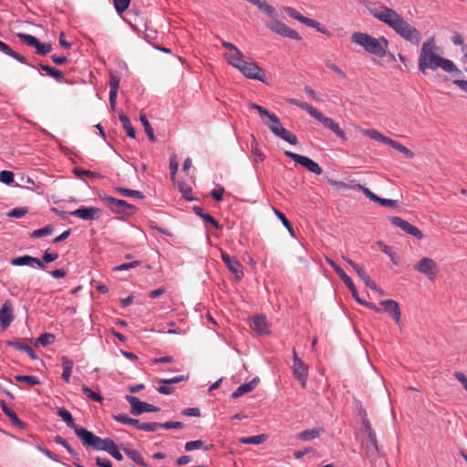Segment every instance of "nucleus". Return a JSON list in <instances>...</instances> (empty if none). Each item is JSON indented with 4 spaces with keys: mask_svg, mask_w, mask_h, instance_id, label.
<instances>
[{
    "mask_svg": "<svg viewBox=\"0 0 467 467\" xmlns=\"http://www.w3.org/2000/svg\"><path fill=\"white\" fill-rule=\"evenodd\" d=\"M379 305L383 306L385 312L390 315L395 323L400 326L401 322V312L399 303L393 299H386L380 301Z\"/></svg>",
    "mask_w": 467,
    "mask_h": 467,
    "instance_id": "nucleus-19",
    "label": "nucleus"
},
{
    "mask_svg": "<svg viewBox=\"0 0 467 467\" xmlns=\"http://www.w3.org/2000/svg\"><path fill=\"white\" fill-rule=\"evenodd\" d=\"M119 119L122 123L123 129L126 130V133L130 138H135L136 130L132 127L130 119L125 114H119Z\"/></svg>",
    "mask_w": 467,
    "mask_h": 467,
    "instance_id": "nucleus-36",
    "label": "nucleus"
},
{
    "mask_svg": "<svg viewBox=\"0 0 467 467\" xmlns=\"http://www.w3.org/2000/svg\"><path fill=\"white\" fill-rule=\"evenodd\" d=\"M77 436L81 440L84 446L96 451H107L109 447L114 443L113 440L110 438L102 439L87 429L78 430Z\"/></svg>",
    "mask_w": 467,
    "mask_h": 467,
    "instance_id": "nucleus-6",
    "label": "nucleus"
},
{
    "mask_svg": "<svg viewBox=\"0 0 467 467\" xmlns=\"http://www.w3.org/2000/svg\"><path fill=\"white\" fill-rule=\"evenodd\" d=\"M0 181L5 184H10L14 181V173L10 171H2L0 172Z\"/></svg>",
    "mask_w": 467,
    "mask_h": 467,
    "instance_id": "nucleus-56",
    "label": "nucleus"
},
{
    "mask_svg": "<svg viewBox=\"0 0 467 467\" xmlns=\"http://www.w3.org/2000/svg\"><path fill=\"white\" fill-rule=\"evenodd\" d=\"M454 378L462 385L463 389L467 391V377L461 371H456L453 374Z\"/></svg>",
    "mask_w": 467,
    "mask_h": 467,
    "instance_id": "nucleus-64",
    "label": "nucleus"
},
{
    "mask_svg": "<svg viewBox=\"0 0 467 467\" xmlns=\"http://www.w3.org/2000/svg\"><path fill=\"white\" fill-rule=\"evenodd\" d=\"M0 405H1V408H2L3 411L5 412V414L10 419V420L15 425H16L20 428H25L26 423L20 420V419L17 417L16 412L7 406L5 401L2 400L0 402Z\"/></svg>",
    "mask_w": 467,
    "mask_h": 467,
    "instance_id": "nucleus-31",
    "label": "nucleus"
},
{
    "mask_svg": "<svg viewBox=\"0 0 467 467\" xmlns=\"http://www.w3.org/2000/svg\"><path fill=\"white\" fill-rule=\"evenodd\" d=\"M115 191L124 197H132V198H138V199L145 198V195L140 191H137V190L118 187L115 189Z\"/></svg>",
    "mask_w": 467,
    "mask_h": 467,
    "instance_id": "nucleus-35",
    "label": "nucleus"
},
{
    "mask_svg": "<svg viewBox=\"0 0 467 467\" xmlns=\"http://www.w3.org/2000/svg\"><path fill=\"white\" fill-rule=\"evenodd\" d=\"M125 400L130 404V413L133 416H139L143 412H157L161 410L159 407L141 401L139 398L132 395H126Z\"/></svg>",
    "mask_w": 467,
    "mask_h": 467,
    "instance_id": "nucleus-11",
    "label": "nucleus"
},
{
    "mask_svg": "<svg viewBox=\"0 0 467 467\" xmlns=\"http://www.w3.org/2000/svg\"><path fill=\"white\" fill-rule=\"evenodd\" d=\"M223 193H224V188L223 186H218L217 188H214L212 192H211V195L212 197L217 201V202H221L223 198Z\"/></svg>",
    "mask_w": 467,
    "mask_h": 467,
    "instance_id": "nucleus-59",
    "label": "nucleus"
},
{
    "mask_svg": "<svg viewBox=\"0 0 467 467\" xmlns=\"http://www.w3.org/2000/svg\"><path fill=\"white\" fill-rule=\"evenodd\" d=\"M376 202L381 206L397 207L399 202H398V200H391V199H385V198L378 197V200Z\"/></svg>",
    "mask_w": 467,
    "mask_h": 467,
    "instance_id": "nucleus-60",
    "label": "nucleus"
},
{
    "mask_svg": "<svg viewBox=\"0 0 467 467\" xmlns=\"http://www.w3.org/2000/svg\"><path fill=\"white\" fill-rule=\"evenodd\" d=\"M27 212H28L27 208H26V207L15 208L12 211H10L7 215L9 217L21 218V217L25 216L27 213Z\"/></svg>",
    "mask_w": 467,
    "mask_h": 467,
    "instance_id": "nucleus-57",
    "label": "nucleus"
},
{
    "mask_svg": "<svg viewBox=\"0 0 467 467\" xmlns=\"http://www.w3.org/2000/svg\"><path fill=\"white\" fill-rule=\"evenodd\" d=\"M413 268L415 271L424 275L431 282L436 279L439 271L437 263L430 257L421 258Z\"/></svg>",
    "mask_w": 467,
    "mask_h": 467,
    "instance_id": "nucleus-10",
    "label": "nucleus"
},
{
    "mask_svg": "<svg viewBox=\"0 0 467 467\" xmlns=\"http://www.w3.org/2000/svg\"><path fill=\"white\" fill-rule=\"evenodd\" d=\"M437 50L433 36L422 44L418 62L420 71L426 74L427 69L436 70L440 67L448 73L461 74L456 65L451 60L439 56Z\"/></svg>",
    "mask_w": 467,
    "mask_h": 467,
    "instance_id": "nucleus-2",
    "label": "nucleus"
},
{
    "mask_svg": "<svg viewBox=\"0 0 467 467\" xmlns=\"http://www.w3.org/2000/svg\"><path fill=\"white\" fill-rule=\"evenodd\" d=\"M274 213L277 216V218L281 221L283 225L287 229L289 234L292 236H295V232H294L293 226H292L291 223L289 222V220L285 217V215L277 209H274Z\"/></svg>",
    "mask_w": 467,
    "mask_h": 467,
    "instance_id": "nucleus-44",
    "label": "nucleus"
},
{
    "mask_svg": "<svg viewBox=\"0 0 467 467\" xmlns=\"http://www.w3.org/2000/svg\"><path fill=\"white\" fill-rule=\"evenodd\" d=\"M389 220L391 223V224L400 228L407 234H410L418 240H421L423 238V234L418 227L410 224L409 222L402 219L401 217L391 216L389 218Z\"/></svg>",
    "mask_w": 467,
    "mask_h": 467,
    "instance_id": "nucleus-13",
    "label": "nucleus"
},
{
    "mask_svg": "<svg viewBox=\"0 0 467 467\" xmlns=\"http://www.w3.org/2000/svg\"><path fill=\"white\" fill-rule=\"evenodd\" d=\"M378 245L380 248L381 252L388 254L394 265H399V257L396 253H394L391 247L386 245L383 242H378Z\"/></svg>",
    "mask_w": 467,
    "mask_h": 467,
    "instance_id": "nucleus-43",
    "label": "nucleus"
},
{
    "mask_svg": "<svg viewBox=\"0 0 467 467\" xmlns=\"http://www.w3.org/2000/svg\"><path fill=\"white\" fill-rule=\"evenodd\" d=\"M368 440L370 443V446L367 448V454L368 455H374L379 452V446H378V439L375 431L373 428L368 429L367 431H365Z\"/></svg>",
    "mask_w": 467,
    "mask_h": 467,
    "instance_id": "nucleus-29",
    "label": "nucleus"
},
{
    "mask_svg": "<svg viewBox=\"0 0 467 467\" xmlns=\"http://www.w3.org/2000/svg\"><path fill=\"white\" fill-rule=\"evenodd\" d=\"M74 173L78 177H81V176H84V175L88 176V177H92V178L100 177L99 173H97L95 171H88V170L78 169V168H75L74 169Z\"/></svg>",
    "mask_w": 467,
    "mask_h": 467,
    "instance_id": "nucleus-53",
    "label": "nucleus"
},
{
    "mask_svg": "<svg viewBox=\"0 0 467 467\" xmlns=\"http://www.w3.org/2000/svg\"><path fill=\"white\" fill-rule=\"evenodd\" d=\"M113 4L116 11L119 14H121L128 9L130 4V0H113Z\"/></svg>",
    "mask_w": 467,
    "mask_h": 467,
    "instance_id": "nucleus-51",
    "label": "nucleus"
},
{
    "mask_svg": "<svg viewBox=\"0 0 467 467\" xmlns=\"http://www.w3.org/2000/svg\"><path fill=\"white\" fill-rule=\"evenodd\" d=\"M178 188H179V191L182 193V197L185 200H187V201L195 200V198L192 195V187L188 183H186L184 182H180L178 183Z\"/></svg>",
    "mask_w": 467,
    "mask_h": 467,
    "instance_id": "nucleus-42",
    "label": "nucleus"
},
{
    "mask_svg": "<svg viewBox=\"0 0 467 467\" xmlns=\"http://www.w3.org/2000/svg\"><path fill=\"white\" fill-rule=\"evenodd\" d=\"M285 155L317 175H320L323 172L322 168L316 161L306 156L289 150H285Z\"/></svg>",
    "mask_w": 467,
    "mask_h": 467,
    "instance_id": "nucleus-12",
    "label": "nucleus"
},
{
    "mask_svg": "<svg viewBox=\"0 0 467 467\" xmlns=\"http://www.w3.org/2000/svg\"><path fill=\"white\" fill-rule=\"evenodd\" d=\"M56 412L70 429L74 430L76 434L78 430H85V428L75 423L72 414L65 408L58 407L56 409Z\"/></svg>",
    "mask_w": 467,
    "mask_h": 467,
    "instance_id": "nucleus-24",
    "label": "nucleus"
},
{
    "mask_svg": "<svg viewBox=\"0 0 467 467\" xmlns=\"http://www.w3.org/2000/svg\"><path fill=\"white\" fill-rule=\"evenodd\" d=\"M364 284L372 290L379 292V295L383 296L384 292L377 285V284L370 278L366 271L359 273L358 276Z\"/></svg>",
    "mask_w": 467,
    "mask_h": 467,
    "instance_id": "nucleus-38",
    "label": "nucleus"
},
{
    "mask_svg": "<svg viewBox=\"0 0 467 467\" xmlns=\"http://www.w3.org/2000/svg\"><path fill=\"white\" fill-rule=\"evenodd\" d=\"M323 431L322 429H309V430H306V431H303L301 432H299L296 437L298 440H301V441H311V440H314L316 438H318L321 434V432Z\"/></svg>",
    "mask_w": 467,
    "mask_h": 467,
    "instance_id": "nucleus-33",
    "label": "nucleus"
},
{
    "mask_svg": "<svg viewBox=\"0 0 467 467\" xmlns=\"http://www.w3.org/2000/svg\"><path fill=\"white\" fill-rule=\"evenodd\" d=\"M106 452H108L110 456H112L117 461H122L123 460V456L120 453L119 449L115 444V442L110 447H109V450Z\"/></svg>",
    "mask_w": 467,
    "mask_h": 467,
    "instance_id": "nucleus-52",
    "label": "nucleus"
},
{
    "mask_svg": "<svg viewBox=\"0 0 467 467\" xmlns=\"http://www.w3.org/2000/svg\"><path fill=\"white\" fill-rule=\"evenodd\" d=\"M31 47H34L36 53L40 56H45L52 50L50 43H41L39 39L34 36H31Z\"/></svg>",
    "mask_w": 467,
    "mask_h": 467,
    "instance_id": "nucleus-30",
    "label": "nucleus"
},
{
    "mask_svg": "<svg viewBox=\"0 0 467 467\" xmlns=\"http://www.w3.org/2000/svg\"><path fill=\"white\" fill-rule=\"evenodd\" d=\"M83 393L88 397L89 398L90 400H95V401H98V402H101L103 400V397L98 393V392H95L93 391L90 388H88V386L86 385H83L82 388H81Z\"/></svg>",
    "mask_w": 467,
    "mask_h": 467,
    "instance_id": "nucleus-47",
    "label": "nucleus"
},
{
    "mask_svg": "<svg viewBox=\"0 0 467 467\" xmlns=\"http://www.w3.org/2000/svg\"><path fill=\"white\" fill-rule=\"evenodd\" d=\"M250 4L257 6L263 13L273 19V21L266 22L265 26L275 34L287 37L290 39L300 41L301 36L291 27L287 26L283 22L277 20L279 14L277 10L265 0H246Z\"/></svg>",
    "mask_w": 467,
    "mask_h": 467,
    "instance_id": "nucleus-3",
    "label": "nucleus"
},
{
    "mask_svg": "<svg viewBox=\"0 0 467 467\" xmlns=\"http://www.w3.org/2000/svg\"><path fill=\"white\" fill-rule=\"evenodd\" d=\"M55 341V336L51 333H44L42 334L36 340L35 345L37 347L38 345H42L44 347L53 344Z\"/></svg>",
    "mask_w": 467,
    "mask_h": 467,
    "instance_id": "nucleus-46",
    "label": "nucleus"
},
{
    "mask_svg": "<svg viewBox=\"0 0 467 467\" xmlns=\"http://www.w3.org/2000/svg\"><path fill=\"white\" fill-rule=\"evenodd\" d=\"M372 36L362 33V32H354L351 36V41L360 47H362L366 51H368V47L370 45V41L372 39Z\"/></svg>",
    "mask_w": 467,
    "mask_h": 467,
    "instance_id": "nucleus-27",
    "label": "nucleus"
},
{
    "mask_svg": "<svg viewBox=\"0 0 467 467\" xmlns=\"http://www.w3.org/2000/svg\"><path fill=\"white\" fill-rule=\"evenodd\" d=\"M267 439V435L265 434H260L255 436H250V437H243L239 440L241 443L244 444H261L265 442Z\"/></svg>",
    "mask_w": 467,
    "mask_h": 467,
    "instance_id": "nucleus-40",
    "label": "nucleus"
},
{
    "mask_svg": "<svg viewBox=\"0 0 467 467\" xmlns=\"http://www.w3.org/2000/svg\"><path fill=\"white\" fill-rule=\"evenodd\" d=\"M13 320V311L11 304L6 301L0 308V325L5 330L6 329Z\"/></svg>",
    "mask_w": 467,
    "mask_h": 467,
    "instance_id": "nucleus-22",
    "label": "nucleus"
},
{
    "mask_svg": "<svg viewBox=\"0 0 467 467\" xmlns=\"http://www.w3.org/2000/svg\"><path fill=\"white\" fill-rule=\"evenodd\" d=\"M159 428H161V423H159V422H145V423H142L140 431H155Z\"/></svg>",
    "mask_w": 467,
    "mask_h": 467,
    "instance_id": "nucleus-58",
    "label": "nucleus"
},
{
    "mask_svg": "<svg viewBox=\"0 0 467 467\" xmlns=\"http://www.w3.org/2000/svg\"><path fill=\"white\" fill-rule=\"evenodd\" d=\"M388 46L389 41L385 36H380L379 38L372 37L367 52L383 57L387 54Z\"/></svg>",
    "mask_w": 467,
    "mask_h": 467,
    "instance_id": "nucleus-16",
    "label": "nucleus"
},
{
    "mask_svg": "<svg viewBox=\"0 0 467 467\" xmlns=\"http://www.w3.org/2000/svg\"><path fill=\"white\" fill-rule=\"evenodd\" d=\"M61 359L63 367V372L61 377L65 382L68 383L72 373L74 362L66 356H63Z\"/></svg>",
    "mask_w": 467,
    "mask_h": 467,
    "instance_id": "nucleus-32",
    "label": "nucleus"
},
{
    "mask_svg": "<svg viewBox=\"0 0 467 467\" xmlns=\"http://www.w3.org/2000/svg\"><path fill=\"white\" fill-rule=\"evenodd\" d=\"M327 263L335 270L340 279L344 282L347 287L350 290L351 295L354 298L358 296V290L352 281V279L344 272V270L331 258L326 257Z\"/></svg>",
    "mask_w": 467,
    "mask_h": 467,
    "instance_id": "nucleus-15",
    "label": "nucleus"
},
{
    "mask_svg": "<svg viewBox=\"0 0 467 467\" xmlns=\"http://www.w3.org/2000/svg\"><path fill=\"white\" fill-rule=\"evenodd\" d=\"M120 78L118 75L109 73V104L112 109L115 108L117 94L119 87Z\"/></svg>",
    "mask_w": 467,
    "mask_h": 467,
    "instance_id": "nucleus-23",
    "label": "nucleus"
},
{
    "mask_svg": "<svg viewBox=\"0 0 467 467\" xmlns=\"http://www.w3.org/2000/svg\"><path fill=\"white\" fill-rule=\"evenodd\" d=\"M369 14L379 21L386 24L404 40L418 46L421 40L420 32L409 24L396 10L380 5L379 7H368Z\"/></svg>",
    "mask_w": 467,
    "mask_h": 467,
    "instance_id": "nucleus-1",
    "label": "nucleus"
},
{
    "mask_svg": "<svg viewBox=\"0 0 467 467\" xmlns=\"http://www.w3.org/2000/svg\"><path fill=\"white\" fill-rule=\"evenodd\" d=\"M355 300L360 304L361 306H364L373 311H375L376 313H380L381 312V309L379 307H378L376 305L370 303V302H368L362 298L359 297V296H358Z\"/></svg>",
    "mask_w": 467,
    "mask_h": 467,
    "instance_id": "nucleus-55",
    "label": "nucleus"
},
{
    "mask_svg": "<svg viewBox=\"0 0 467 467\" xmlns=\"http://www.w3.org/2000/svg\"><path fill=\"white\" fill-rule=\"evenodd\" d=\"M140 119L141 121V124H142V126L144 128V130H145L149 140L151 142H155L156 141V137L154 135L153 129H152L151 125L150 124L146 115L140 114Z\"/></svg>",
    "mask_w": 467,
    "mask_h": 467,
    "instance_id": "nucleus-39",
    "label": "nucleus"
},
{
    "mask_svg": "<svg viewBox=\"0 0 467 467\" xmlns=\"http://www.w3.org/2000/svg\"><path fill=\"white\" fill-rule=\"evenodd\" d=\"M259 383L258 378H254L251 381L241 384L232 394V399H237L250 391H252Z\"/></svg>",
    "mask_w": 467,
    "mask_h": 467,
    "instance_id": "nucleus-25",
    "label": "nucleus"
},
{
    "mask_svg": "<svg viewBox=\"0 0 467 467\" xmlns=\"http://www.w3.org/2000/svg\"><path fill=\"white\" fill-rule=\"evenodd\" d=\"M288 103L294 106L300 108L301 109L306 111L311 117L318 120L320 123L324 125V127L332 130L335 134H337L343 140H347L348 137L346 136L345 131L339 127L338 123H337L333 119L326 117L322 112L317 109L312 105L301 101L297 99H288Z\"/></svg>",
    "mask_w": 467,
    "mask_h": 467,
    "instance_id": "nucleus-5",
    "label": "nucleus"
},
{
    "mask_svg": "<svg viewBox=\"0 0 467 467\" xmlns=\"http://www.w3.org/2000/svg\"><path fill=\"white\" fill-rule=\"evenodd\" d=\"M54 441L57 444H60L62 445L64 448L67 449V451L72 455V456H77L78 453L76 452V451L72 448V446L67 441L66 439L62 438L61 436L59 435H57L55 438H54Z\"/></svg>",
    "mask_w": 467,
    "mask_h": 467,
    "instance_id": "nucleus-48",
    "label": "nucleus"
},
{
    "mask_svg": "<svg viewBox=\"0 0 467 467\" xmlns=\"http://www.w3.org/2000/svg\"><path fill=\"white\" fill-rule=\"evenodd\" d=\"M184 427V424L181 421H167L164 423H161V428L166 430L171 429H182Z\"/></svg>",
    "mask_w": 467,
    "mask_h": 467,
    "instance_id": "nucleus-63",
    "label": "nucleus"
},
{
    "mask_svg": "<svg viewBox=\"0 0 467 467\" xmlns=\"http://www.w3.org/2000/svg\"><path fill=\"white\" fill-rule=\"evenodd\" d=\"M188 379H189V376L180 375V376H176V377H173L171 379H159L158 381L160 383H162L165 385H171V384L179 383L182 381H186V380H188Z\"/></svg>",
    "mask_w": 467,
    "mask_h": 467,
    "instance_id": "nucleus-49",
    "label": "nucleus"
},
{
    "mask_svg": "<svg viewBox=\"0 0 467 467\" xmlns=\"http://www.w3.org/2000/svg\"><path fill=\"white\" fill-rule=\"evenodd\" d=\"M393 149L397 150L398 151L404 154L407 158L412 159L414 157V153L412 150L405 147L404 145L400 144V142L391 139L390 143L389 144Z\"/></svg>",
    "mask_w": 467,
    "mask_h": 467,
    "instance_id": "nucleus-41",
    "label": "nucleus"
},
{
    "mask_svg": "<svg viewBox=\"0 0 467 467\" xmlns=\"http://www.w3.org/2000/svg\"><path fill=\"white\" fill-rule=\"evenodd\" d=\"M99 197L107 202V206L113 213L125 216H132L138 211V208L127 202L124 200L117 199L108 194L99 195Z\"/></svg>",
    "mask_w": 467,
    "mask_h": 467,
    "instance_id": "nucleus-8",
    "label": "nucleus"
},
{
    "mask_svg": "<svg viewBox=\"0 0 467 467\" xmlns=\"http://www.w3.org/2000/svg\"><path fill=\"white\" fill-rule=\"evenodd\" d=\"M35 67L38 69L45 71L48 77L53 78L57 82H59V83L65 82V78H64L63 73L60 70H58L57 68L53 67L49 65L43 64V63H38Z\"/></svg>",
    "mask_w": 467,
    "mask_h": 467,
    "instance_id": "nucleus-26",
    "label": "nucleus"
},
{
    "mask_svg": "<svg viewBox=\"0 0 467 467\" xmlns=\"http://www.w3.org/2000/svg\"><path fill=\"white\" fill-rule=\"evenodd\" d=\"M326 66L330 68L333 72L339 75L341 78H345L346 73L339 68L335 63L331 62L330 60L326 61Z\"/></svg>",
    "mask_w": 467,
    "mask_h": 467,
    "instance_id": "nucleus-62",
    "label": "nucleus"
},
{
    "mask_svg": "<svg viewBox=\"0 0 467 467\" xmlns=\"http://www.w3.org/2000/svg\"><path fill=\"white\" fill-rule=\"evenodd\" d=\"M221 44L223 47L229 49L233 53H225L223 55L225 60L232 66L234 65V63L241 57H244V54L242 51L239 50L237 47H235L234 44L227 42L223 39H221Z\"/></svg>",
    "mask_w": 467,
    "mask_h": 467,
    "instance_id": "nucleus-21",
    "label": "nucleus"
},
{
    "mask_svg": "<svg viewBox=\"0 0 467 467\" xmlns=\"http://www.w3.org/2000/svg\"><path fill=\"white\" fill-rule=\"evenodd\" d=\"M193 212L196 215L201 217L205 223H209L215 229L219 230L222 228L218 221L215 220L211 214L205 213L202 207L194 206Z\"/></svg>",
    "mask_w": 467,
    "mask_h": 467,
    "instance_id": "nucleus-28",
    "label": "nucleus"
},
{
    "mask_svg": "<svg viewBox=\"0 0 467 467\" xmlns=\"http://www.w3.org/2000/svg\"><path fill=\"white\" fill-rule=\"evenodd\" d=\"M250 327L259 335H266L270 332L267 320L264 316L253 317L250 322Z\"/></svg>",
    "mask_w": 467,
    "mask_h": 467,
    "instance_id": "nucleus-20",
    "label": "nucleus"
},
{
    "mask_svg": "<svg viewBox=\"0 0 467 467\" xmlns=\"http://www.w3.org/2000/svg\"><path fill=\"white\" fill-rule=\"evenodd\" d=\"M203 441L202 440H196L192 441H187L184 445V449L187 451L197 450L202 448Z\"/></svg>",
    "mask_w": 467,
    "mask_h": 467,
    "instance_id": "nucleus-54",
    "label": "nucleus"
},
{
    "mask_svg": "<svg viewBox=\"0 0 467 467\" xmlns=\"http://www.w3.org/2000/svg\"><path fill=\"white\" fill-rule=\"evenodd\" d=\"M308 368L307 364L301 358H296V363L293 364V375L299 381L303 389L306 387Z\"/></svg>",
    "mask_w": 467,
    "mask_h": 467,
    "instance_id": "nucleus-17",
    "label": "nucleus"
},
{
    "mask_svg": "<svg viewBox=\"0 0 467 467\" xmlns=\"http://www.w3.org/2000/svg\"><path fill=\"white\" fill-rule=\"evenodd\" d=\"M366 135H368L370 139L374 140H377V141H379V142H382V143H385V144H389L390 141H391V139L389 138V137H386L384 136L383 134H381L379 131H378L377 130H374V129H371V130H367L365 131Z\"/></svg>",
    "mask_w": 467,
    "mask_h": 467,
    "instance_id": "nucleus-37",
    "label": "nucleus"
},
{
    "mask_svg": "<svg viewBox=\"0 0 467 467\" xmlns=\"http://www.w3.org/2000/svg\"><path fill=\"white\" fill-rule=\"evenodd\" d=\"M170 171H171V180L172 182H174L175 181L176 172L178 171V162L176 161L175 156H172L170 159Z\"/></svg>",
    "mask_w": 467,
    "mask_h": 467,
    "instance_id": "nucleus-61",
    "label": "nucleus"
},
{
    "mask_svg": "<svg viewBox=\"0 0 467 467\" xmlns=\"http://www.w3.org/2000/svg\"><path fill=\"white\" fill-rule=\"evenodd\" d=\"M251 152L254 158V161L259 163L265 160V155L258 147V142L254 135H251Z\"/></svg>",
    "mask_w": 467,
    "mask_h": 467,
    "instance_id": "nucleus-34",
    "label": "nucleus"
},
{
    "mask_svg": "<svg viewBox=\"0 0 467 467\" xmlns=\"http://www.w3.org/2000/svg\"><path fill=\"white\" fill-rule=\"evenodd\" d=\"M140 261H132L130 263H124V264H121L119 265H117L113 268V270L115 272H120V271H126V270H130L131 268H135L139 265H140Z\"/></svg>",
    "mask_w": 467,
    "mask_h": 467,
    "instance_id": "nucleus-50",
    "label": "nucleus"
},
{
    "mask_svg": "<svg viewBox=\"0 0 467 467\" xmlns=\"http://www.w3.org/2000/svg\"><path fill=\"white\" fill-rule=\"evenodd\" d=\"M54 232V227L51 224H47L38 230H35L31 233V237L41 238L44 236L50 235Z\"/></svg>",
    "mask_w": 467,
    "mask_h": 467,
    "instance_id": "nucleus-45",
    "label": "nucleus"
},
{
    "mask_svg": "<svg viewBox=\"0 0 467 467\" xmlns=\"http://www.w3.org/2000/svg\"><path fill=\"white\" fill-rule=\"evenodd\" d=\"M232 67L237 68L245 78L266 83L265 73L255 62H246L244 57L238 58Z\"/></svg>",
    "mask_w": 467,
    "mask_h": 467,
    "instance_id": "nucleus-7",
    "label": "nucleus"
},
{
    "mask_svg": "<svg viewBox=\"0 0 467 467\" xmlns=\"http://www.w3.org/2000/svg\"><path fill=\"white\" fill-rule=\"evenodd\" d=\"M283 9L289 16L299 21L300 23H302L309 27L315 28L319 33L326 35L327 36H329L331 35L330 32L321 23H319L314 19L308 18L306 16H304L295 8L290 7V6H284Z\"/></svg>",
    "mask_w": 467,
    "mask_h": 467,
    "instance_id": "nucleus-9",
    "label": "nucleus"
},
{
    "mask_svg": "<svg viewBox=\"0 0 467 467\" xmlns=\"http://www.w3.org/2000/svg\"><path fill=\"white\" fill-rule=\"evenodd\" d=\"M221 257L223 262L228 267L229 271L234 274L238 280L241 279L244 275L242 264L237 259L231 257L226 252L223 251L221 253Z\"/></svg>",
    "mask_w": 467,
    "mask_h": 467,
    "instance_id": "nucleus-18",
    "label": "nucleus"
},
{
    "mask_svg": "<svg viewBox=\"0 0 467 467\" xmlns=\"http://www.w3.org/2000/svg\"><path fill=\"white\" fill-rule=\"evenodd\" d=\"M249 107L255 109L260 114L262 122L276 137L291 145H296L298 143L297 137L282 126L278 117L275 113L255 103H251Z\"/></svg>",
    "mask_w": 467,
    "mask_h": 467,
    "instance_id": "nucleus-4",
    "label": "nucleus"
},
{
    "mask_svg": "<svg viewBox=\"0 0 467 467\" xmlns=\"http://www.w3.org/2000/svg\"><path fill=\"white\" fill-rule=\"evenodd\" d=\"M69 214L82 220L93 221L101 218L102 210L97 207H87L82 205L79 208L71 211Z\"/></svg>",
    "mask_w": 467,
    "mask_h": 467,
    "instance_id": "nucleus-14",
    "label": "nucleus"
}]
</instances>
